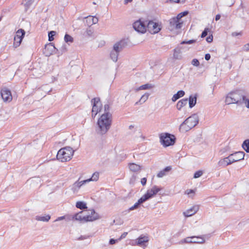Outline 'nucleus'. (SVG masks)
<instances>
[{"label": "nucleus", "instance_id": "f257e3e1", "mask_svg": "<svg viewBox=\"0 0 249 249\" xmlns=\"http://www.w3.org/2000/svg\"><path fill=\"white\" fill-rule=\"evenodd\" d=\"M112 123V115L109 112H104L98 119L96 131L100 135L105 134L109 129Z\"/></svg>", "mask_w": 249, "mask_h": 249}, {"label": "nucleus", "instance_id": "f03ea898", "mask_svg": "<svg viewBox=\"0 0 249 249\" xmlns=\"http://www.w3.org/2000/svg\"><path fill=\"white\" fill-rule=\"evenodd\" d=\"M245 95L243 90H239L229 93L226 98L225 103L228 104H237L242 105L245 101Z\"/></svg>", "mask_w": 249, "mask_h": 249}, {"label": "nucleus", "instance_id": "7ed1b4c3", "mask_svg": "<svg viewBox=\"0 0 249 249\" xmlns=\"http://www.w3.org/2000/svg\"><path fill=\"white\" fill-rule=\"evenodd\" d=\"M198 123V117L194 114L187 118L179 126V130L182 132H187L194 127Z\"/></svg>", "mask_w": 249, "mask_h": 249}, {"label": "nucleus", "instance_id": "20e7f679", "mask_svg": "<svg viewBox=\"0 0 249 249\" xmlns=\"http://www.w3.org/2000/svg\"><path fill=\"white\" fill-rule=\"evenodd\" d=\"M74 150L70 146L61 148L57 152V159L61 162L71 160L73 157Z\"/></svg>", "mask_w": 249, "mask_h": 249}, {"label": "nucleus", "instance_id": "39448f33", "mask_svg": "<svg viewBox=\"0 0 249 249\" xmlns=\"http://www.w3.org/2000/svg\"><path fill=\"white\" fill-rule=\"evenodd\" d=\"M160 142L165 147L174 144L175 138L174 136L169 134H162L160 137Z\"/></svg>", "mask_w": 249, "mask_h": 249}, {"label": "nucleus", "instance_id": "423d86ee", "mask_svg": "<svg viewBox=\"0 0 249 249\" xmlns=\"http://www.w3.org/2000/svg\"><path fill=\"white\" fill-rule=\"evenodd\" d=\"M91 102L92 106L91 116L93 118H94L97 113L101 111L102 105L98 98L92 99Z\"/></svg>", "mask_w": 249, "mask_h": 249}, {"label": "nucleus", "instance_id": "0eeeda50", "mask_svg": "<svg viewBox=\"0 0 249 249\" xmlns=\"http://www.w3.org/2000/svg\"><path fill=\"white\" fill-rule=\"evenodd\" d=\"M85 222H91L100 219L99 214L95 212L93 209L84 211Z\"/></svg>", "mask_w": 249, "mask_h": 249}, {"label": "nucleus", "instance_id": "6e6552de", "mask_svg": "<svg viewBox=\"0 0 249 249\" xmlns=\"http://www.w3.org/2000/svg\"><path fill=\"white\" fill-rule=\"evenodd\" d=\"M160 189H161L160 187L154 185L151 188L148 189L146 193L142 196L141 198L145 202L152 198L160 190Z\"/></svg>", "mask_w": 249, "mask_h": 249}, {"label": "nucleus", "instance_id": "1a4fd4ad", "mask_svg": "<svg viewBox=\"0 0 249 249\" xmlns=\"http://www.w3.org/2000/svg\"><path fill=\"white\" fill-rule=\"evenodd\" d=\"M25 32L23 29L18 30L14 36L13 46L15 48H17L20 45L22 39L25 36Z\"/></svg>", "mask_w": 249, "mask_h": 249}, {"label": "nucleus", "instance_id": "9d476101", "mask_svg": "<svg viewBox=\"0 0 249 249\" xmlns=\"http://www.w3.org/2000/svg\"><path fill=\"white\" fill-rule=\"evenodd\" d=\"M146 28H147L148 31L151 34L158 33L161 29L160 25H159L158 23L152 21H149L147 23Z\"/></svg>", "mask_w": 249, "mask_h": 249}, {"label": "nucleus", "instance_id": "9b49d317", "mask_svg": "<svg viewBox=\"0 0 249 249\" xmlns=\"http://www.w3.org/2000/svg\"><path fill=\"white\" fill-rule=\"evenodd\" d=\"M170 27L171 30L180 29L183 24L182 20H179L175 17L170 19Z\"/></svg>", "mask_w": 249, "mask_h": 249}, {"label": "nucleus", "instance_id": "f8f14e48", "mask_svg": "<svg viewBox=\"0 0 249 249\" xmlns=\"http://www.w3.org/2000/svg\"><path fill=\"white\" fill-rule=\"evenodd\" d=\"M134 29L138 32L144 33L146 30L145 24L141 20H138L133 23Z\"/></svg>", "mask_w": 249, "mask_h": 249}, {"label": "nucleus", "instance_id": "ddd939ff", "mask_svg": "<svg viewBox=\"0 0 249 249\" xmlns=\"http://www.w3.org/2000/svg\"><path fill=\"white\" fill-rule=\"evenodd\" d=\"M245 153L242 151H239L229 155V158L231 160L232 163L239 161L244 159Z\"/></svg>", "mask_w": 249, "mask_h": 249}, {"label": "nucleus", "instance_id": "4468645a", "mask_svg": "<svg viewBox=\"0 0 249 249\" xmlns=\"http://www.w3.org/2000/svg\"><path fill=\"white\" fill-rule=\"evenodd\" d=\"M1 96L4 102H10L12 100L11 91L7 88L1 90Z\"/></svg>", "mask_w": 249, "mask_h": 249}, {"label": "nucleus", "instance_id": "2eb2a0df", "mask_svg": "<svg viewBox=\"0 0 249 249\" xmlns=\"http://www.w3.org/2000/svg\"><path fill=\"white\" fill-rule=\"evenodd\" d=\"M199 205H194L190 208L188 209V210L184 212L183 213V214L185 217L191 216L198 212V211L199 210Z\"/></svg>", "mask_w": 249, "mask_h": 249}, {"label": "nucleus", "instance_id": "dca6fc26", "mask_svg": "<svg viewBox=\"0 0 249 249\" xmlns=\"http://www.w3.org/2000/svg\"><path fill=\"white\" fill-rule=\"evenodd\" d=\"M55 51V46L50 43L45 46L44 53L46 56H50L54 53Z\"/></svg>", "mask_w": 249, "mask_h": 249}, {"label": "nucleus", "instance_id": "f3484780", "mask_svg": "<svg viewBox=\"0 0 249 249\" xmlns=\"http://www.w3.org/2000/svg\"><path fill=\"white\" fill-rule=\"evenodd\" d=\"M124 46V42L123 41H120L116 42L113 45L112 51L119 53Z\"/></svg>", "mask_w": 249, "mask_h": 249}, {"label": "nucleus", "instance_id": "a211bd4d", "mask_svg": "<svg viewBox=\"0 0 249 249\" xmlns=\"http://www.w3.org/2000/svg\"><path fill=\"white\" fill-rule=\"evenodd\" d=\"M85 218V214L84 211L77 213L71 217V220H75L82 222H86Z\"/></svg>", "mask_w": 249, "mask_h": 249}, {"label": "nucleus", "instance_id": "6ab92c4d", "mask_svg": "<svg viewBox=\"0 0 249 249\" xmlns=\"http://www.w3.org/2000/svg\"><path fill=\"white\" fill-rule=\"evenodd\" d=\"M148 241V237L147 236H140L136 240L135 243L133 244L134 245H138L142 246L145 243Z\"/></svg>", "mask_w": 249, "mask_h": 249}, {"label": "nucleus", "instance_id": "aec40b11", "mask_svg": "<svg viewBox=\"0 0 249 249\" xmlns=\"http://www.w3.org/2000/svg\"><path fill=\"white\" fill-rule=\"evenodd\" d=\"M232 163L231 160L229 158V156L224 159H221L218 162V165L219 166L226 167L228 165Z\"/></svg>", "mask_w": 249, "mask_h": 249}, {"label": "nucleus", "instance_id": "412c9836", "mask_svg": "<svg viewBox=\"0 0 249 249\" xmlns=\"http://www.w3.org/2000/svg\"><path fill=\"white\" fill-rule=\"evenodd\" d=\"M181 48L177 47L174 50L173 58L176 60H180L182 58L181 54Z\"/></svg>", "mask_w": 249, "mask_h": 249}, {"label": "nucleus", "instance_id": "4be33fe9", "mask_svg": "<svg viewBox=\"0 0 249 249\" xmlns=\"http://www.w3.org/2000/svg\"><path fill=\"white\" fill-rule=\"evenodd\" d=\"M86 21L87 24L90 26L92 24H96L98 21V19L97 17L89 16L86 18Z\"/></svg>", "mask_w": 249, "mask_h": 249}, {"label": "nucleus", "instance_id": "5701e85b", "mask_svg": "<svg viewBox=\"0 0 249 249\" xmlns=\"http://www.w3.org/2000/svg\"><path fill=\"white\" fill-rule=\"evenodd\" d=\"M51 219V216L49 214H45L44 215H36L35 219L37 221L42 222H48Z\"/></svg>", "mask_w": 249, "mask_h": 249}, {"label": "nucleus", "instance_id": "b1692460", "mask_svg": "<svg viewBox=\"0 0 249 249\" xmlns=\"http://www.w3.org/2000/svg\"><path fill=\"white\" fill-rule=\"evenodd\" d=\"M87 183H88V182L86 179L82 181L78 180L73 184L72 189L74 191L77 190L81 187V186Z\"/></svg>", "mask_w": 249, "mask_h": 249}, {"label": "nucleus", "instance_id": "393cba45", "mask_svg": "<svg viewBox=\"0 0 249 249\" xmlns=\"http://www.w3.org/2000/svg\"><path fill=\"white\" fill-rule=\"evenodd\" d=\"M188 103L187 99H183L179 100L177 104V108L178 110H180L182 107L186 106Z\"/></svg>", "mask_w": 249, "mask_h": 249}, {"label": "nucleus", "instance_id": "a878e982", "mask_svg": "<svg viewBox=\"0 0 249 249\" xmlns=\"http://www.w3.org/2000/svg\"><path fill=\"white\" fill-rule=\"evenodd\" d=\"M185 94V92L183 90H179L176 94H175L172 98V100L173 102L176 101L179 98L183 97Z\"/></svg>", "mask_w": 249, "mask_h": 249}, {"label": "nucleus", "instance_id": "bb28decb", "mask_svg": "<svg viewBox=\"0 0 249 249\" xmlns=\"http://www.w3.org/2000/svg\"><path fill=\"white\" fill-rule=\"evenodd\" d=\"M196 103V95H191L189 98V107L192 108L195 106Z\"/></svg>", "mask_w": 249, "mask_h": 249}, {"label": "nucleus", "instance_id": "cd10ccee", "mask_svg": "<svg viewBox=\"0 0 249 249\" xmlns=\"http://www.w3.org/2000/svg\"><path fill=\"white\" fill-rule=\"evenodd\" d=\"M149 96V94L148 93H145L140 98V99L136 103V105H142L145 103L148 99Z\"/></svg>", "mask_w": 249, "mask_h": 249}, {"label": "nucleus", "instance_id": "c85d7f7f", "mask_svg": "<svg viewBox=\"0 0 249 249\" xmlns=\"http://www.w3.org/2000/svg\"><path fill=\"white\" fill-rule=\"evenodd\" d=\"M193 243L202 244L205 241L203 236H193Z\"/></svg>", "mask_w": 249, "mask_h": 249}, {"label": "nucleus", "instance_id": "c756f323", "mask_svg": "<svg viewBox=\"0 0 249 249\" xmlns=\"http://www.w3.org/2000/svg\"><path fill=\"white\" fill-rule=\"evenodd\" d=\"M24 6L26 11L33 7L35 3V0H24Z\"/></svg>", "mask_w": 249, "mask_h": 249}, {"label": "nucleus", "instance_id": "7c9ffc66", "mask_svg": "<svg viewBox=\"0 0 249 249\" xmlns=\"http://www.w3.org/2000/svg\"><path fill=\"white\" fill-rule=\"evenodd\" d=\"M171 169V167L170 166H167L165 167L163 170L160 171L159 172L157 175V177L158 178H162L166 175V173L170 171Z\"/></svg>", "mask_w": 249, "mask_h": 249}, {"label": "nucleus", "instance_id": "2f4dec72", "mask_svg": "<svg viewBox=\"0 0 249 249\" xmlns=\"http://www.w3.org/2000/svg\"><path fill=\"white\" fill-rule=\"evenodd\" d=\"M144 202V201L143 200V199L141 197L138 200V201L135 203V204L131 206V207H130L128 210H127V212H129L130 211H133L135 209H136L137 208H138V207L139 206V205Z\"/></svg>", "mask_w": 249, "mask_h": 249}, {"label": "nucleus", "instance_id": "473e14b6", "mask_svg": "<svg viewBox=\"0 0 249 249\" xmlns=\"http://www.w3.org/2000/svg\"><path fill=\"white\" fill-rule=\"evenodd\" d=\"M129 168L130 170L134 172L139 171L141 169V166L134 163H131L129 164Z\"/></svg>", "mask_w": 249, "mask_h": 249}, {"label": "nucleus", "instance_id": "72a5a7b5", "mask_svg": "<svg viewBox=\"0 0 249 249\" xmlns=\"http://www.w3.org/2000/svg\"><path fill=\"white\" fill-rule=\"evenodd\" d=\"M99 177V173L96 172L92 174L91 177L90 178L87 179L86 180H87L88 183L91 181H96L98 179Z\"/></svg>", "mask_w": 249, "mask_h": 249}, {"label": "nucleus", "instance_id": "f704fd0d", "mask_svg": "<svg viewBox=\"0 0 249 249\" xmlns=\"http://www.w3.org/2000/svg\"><path fill=\"white\" fill-rule=\"evenodd\" d=\"M118 53L111 50L110 53V57L111 59L115 62H116L118 60V57L119 55Z\"/></svg>", "mask_w": 249, "mask_h": 249}, {"label": "nucleus", "instance_id": "c9c22d12", "mask_svg": "<svg viewBox=\"0 0 249 249\" xmlns=\"http://www.w3.org/2000/svg\"><path fill=\"white\" fill-rule=\"evenodd\" d=\"M153 88V86L150 84H146L143 85L136 89V91L141 90H145L147 89H150Z\"/></svg>", "mask_w": 249, "mask_h": 249}, {"label": "nucleus", "instance_id": "e433bc0d", "mask_svg": "<svg viewBox=\"0 0 249 249\" xmlns=\"http://www.w3.org/2000/svg\"><path fill=\"white\" fill-rule=\"evenodd\" d=\"M192 239H193V236L188 237H186L184 239L181 240L179 242V244L182 245V244H186V243H193Z\"/></svg>", "mask_w": 249, "mask_h": 249}, {"label": "nucleus", "instance_id": "4c0bfd02", "mask_svg": "<svg viewBox=\"0 0 249 249\" xmlns=\"http://www.w3.org/2000/svg\"><path fill=\"white\" fill-rule=\"evenodd\" d=\"M242 147L247 153H249V139L246 140L243 142Z\"/></svg>", "mask_w": 249, "mask_h": 249}, {"label": "nucleus", "instance_id": "58836bf2", "mask_svg": "<svg viewBox=\"0 0 249 249\" xmlns=\"http://www.w3.org/2000/svg\"><path fill=\"white\" fill-rule=\"evenodd\" d=\"M76 207L80 209H85L87 208V204L83 201H78L76 203Z\"/></svg>", "mask_w": 249, "mask_h": 249}, {"label": "nucleus", "instance_id": "ea45409f", "mask_svg": "<svg viewBox=\"0 0 249 249\" xmlns=\"http://www.w3.org/2000/svg\"><path fill=\"white\" fill-rule=\"evenodd\" d=\"M65 41L67 43H71L73 42V38L70 35L66 34L64 36Z\"/></svg>", "mask_w": 249, "mask_h": 249}, {"label": "nucleus", "instance_id": "a19ab883", "mask_svg": "<svg viewBox=\"0 0 249 249\" xmlns=\"http://www.w3.org/2000/svg\"><path fill=\"white\" fill-rule=\"evenodd\" d=\"M188 12L187 11H184V12H181V13H180L178 14L177 15V17H176L175 18H177V19H178V20H182L181 18H182L183 17H184V16H186V15H187L188 14Z\"/></svg>", "mask_w": 249, "mask_h": 249}, {"label": "nucleus", "instance_id": "79ce46f5", "mask_svg": "<svg viewBox=\"0 0 249 249\" xmlns=\"http://www.w3.org/2000/svg\"><path fill=\"white\" fill-rule=\"evenodd\" d=\"M56 32L55 31H50L48 34L49 40L50 41H52L53 40L54 38L53 36L55 35Z\"/></svg>", "mask_w": 249, "mask_h": 249}, {"label": "nucleus", "instance_id": "37998d69", "mask_svg": "<svg viewBox=\"0 0 249 249\" xmlns=\"http://www.w3.org/2000/svg\"><path fill=\"white\" fill-rule=\"evenodd\" d=\"M196 42V40L192 39V40H188V41H182L180 43V44H191L194 43Z\"/></svg>", "mask_w": 249, "mask_h": 249}, {"label": "nucleus", "instance_id": "c03bdc74", "mask_svg": "<svg viewBox=\"0 0 249 249\" xmlns=\"http://www.w3.org/2000/svg\"><path fill=\"white\" fill-rule=\"evenodd\" d=\"M210 31V29L208 28H206L204 29L203 32L201 34V37L202 38L205 37L208 35V32Z\"/></svg>", "mask_w": 249, "mask_h": 249}, {"label": "nucleus", "instance_id": "a18cd8bd", "mask_svg": "<svg viewBox=\"0 0 249 249\" xmlns=\"http://www.w3.org/2000/svg\"><path fill=\"white\" fill-rule=\"evenodd\" d=\"M203 174V172L202 171H198L196 172L194 176V178H198L200 177H201Z\"/></svg>", "mask_w": 249, "mask_h": 249}, {"label": "nucleus", "instance_id": "49530a36", "mask_svg": "<svg viewBox=\"0 0 249 249\" xmlns=\"http://www.w3.org/2000/svg\"><path fill=\"white\" fill-rule=\"evenodd\" d=\"M192 64L197 67L199 65V62L197 59H193L192 61Z\"/></svg>", "mask_w": 249, "mask_h": 249}, {"label": "nucleus", "instance_id": "de8ad7c7", "mask_svg": "<svg viewBox=\"0 0 249 249\" xmlns=\"http://www.w3.org/2000/svg\"><path fill=\"white\" fill-rule=\"evenodd\" d=\"M195 193V190L192 189H188L185 192V194H187L188 195H190L191 194H194Z\"/></svg>", "mask_w": 249, "mask_h": 249}, {"label": "nucleus", "instance_id": "09e8293b", "mask_svg": "<svg viewBox=\"0 0 249 249\" xmlns=\"http://www.w3.org/2000/svg\"><path fill=\"white\" fill-rule=\"evenodd\" d=\"M213 36L212 35H210L209 36H208L206 38V41L208 43H211L213 41Z\"/></svg>", "mask_w": 249, "mask_h": 249}, {"label": "nucleus", "instance_id": "8fccbe9b", "mask_svg": "<svg viewBox=\"0 0 249 249\" xmlns=\"http://www.w3.org/2000/svg\"><path fill=\"white\" fill-rule=\"evenodd\" d=\"M245 104L246 107L249 108V100L246 99V97H245V101L243 102L242 105Z\"/></svg>", "mask_w": 249, "mask_h": 249}, {"label": "nucleus", "instance_id": "3c124183", "mask_svg": "<svg viewBox=\"0 0 249 249\" xmlns=\"http://www.w3.org/2000/svg\"><path fill=\"white\" fill-rule=\"evenodd\" d=\"M119 241V240H118V239H110L109 243V244H110V245H113Z\"/></svg>", "mask_w": 249, "mask_h": 249}, {"label": "nucleus", "instance_id": "603ef678", "mask_svg": "<svg viewBox=\"0 0 249 249\" xmlns=\"http://www.w3.org/2000/svg\"><path fill=\"white\" fill-rule=\"evenodd\" d=\"M243 50L245 51H249V44H245L243 48Z\"/></svg>", "mask_w": 249, "mask_h": 249}, {"label": "nucleus", "instance_id": "864d4df0", "mask_svg": "<svg viewBox=\"0 0 249 249\" xmlns=\"http://www.w3.org/2000/svg\"><path fill=\"white\" fill-rule=\"evenodd\" d=\"M127 234V232H124V233L121 235V236H120V237L118 239V240L120 241L121 239H123V238H125Z\"/></svg>", "mask_w": 249, "mask_h": 249}, {"label": "nucleus", "instance_id": "5fc2aeb1", "mask_svg": "<svg viewBox=\"0 0 249 249\" xmlns=\"http://www.w3.org/2000/svg\"><path fill=\"white\" fill-rule=\"evenodd\" d=\"M65 218H66L65 216H62L58 217L57 218H56L54 222L62 220L65 219Z\"/></svg>", "mask_w": 249, "mask_h": 249}, {"label": "nucleus", "instance_id": "6e6d98bb", "mask_svg": "<svg viewBox=\"0 0 249 249\" xmlns=\"http://www.w3.org/2000/svg\"><path fill=\"white\" fill-rule=\"evenodd\" d=\"M147 179L145 178H143L141 180V183L142 185H145L146 183Z\"/></svg>", "mask_w": 249, "mask_h": 249}, {"label": "nucleus", "instance_id": "4d7b16f0", "mask_svg": "<svg viewBox=\"0 0 249 249\" xmlns=\"http://www.w3.org/2000/svg\"><path fill=\"white\" fill-rule=\"evenodd\" d=\"M109 105L107 104H106L104 106L105 112H109Z\"/></svg>", "mask_w": 249, "mask_h": 249}, {"label": "nucleus", "instance_id": "13d9d810", "mask_svg": "<svg viewBox=\"0 0 249 249\" xmlns=\"http://www.w3.org/2000/svg\"><path fill=\"white\" fill-rule=\"evenodd\" d=\"M86 34L87 35L90 36L92 34V32L90 29H87L86 31Z\"/></svg>", "mask_w": 249, "mask_h": 249}, {"label": "nucleus", "instance_id": "bf43d9fd", "mask_svg": "<svg viewBox=\"0 0 249 249\" xmlns=\"http://www.w3.org/2000/svg\"><path fill=\"white\" fill-rule=\"evenodd\" d=\"M211 58V55L209 53H207L205 55V59L206 60H209Z\"/></svg>", "mask_w": 249, "mask_h": 249}, {"label": "nucleus", "instance_id": "052dcab7", "mask_svg": "<svg viewBox=\"0 0 249 249\" xmlns=\"http://www.w3.org/2000/svg\"><path fill=\"white\" fill-rule=\"evenodd\" d=\"M89 236H81L79 238V240H84V239H87Z\"/></svg>", "mask_w": 249, "mask_h": 249}, {"label": "nucleus", "instance_id": "680f3d73", "mask_svg": "<svg viewBox=\"0 0 249 249\" xmlns=\"http://www.w3.org/2000/svg\"><path fill=\"white\" fill-rule=\"evenodd\" d=\"M220 17H221V16H220V15L219 14H217V15H216V16H215V20L216 21L220 19Z\"/></svg>", "mask_w": 249, "mask_h": 249}, {"label": "nucleus", "instance_id": "e2e57ef3", "mask_svg": "<svg viewBox=\"0 0 249 249\" xmlns=\"http://www.w3.org/2000/svg\"><path fill=\"white\" fill-rule=\"evenodd\" d=\"M240 35V33H237V32H233L232 33V36H238Z\"/></svg>", "mask_w": 249, "mask_h": 249}, {"label": "nucleus", "instance_id": "0e129e2a", "mask_svg": "<svg viewBox=\"0 0 249 249\" xmlns=\"http://www.w3.org/2000/svg\"><path fill=\"white\" fill-rule=\"evenodd\" d=\"M132 0H124V4H126L128 3L131 2Z\"/></svg>", "mask_w": 249, "mask_h": 249}, {"label": "nucleus", "instance_id": "69168bd1", "mask_svg": "<svg viewBox=\"0 0 249 249\" xmlns=\"http://www.w3.org/2000/svg\"><path fill=\"white\" fill-rule=\"evenodd\" d=\"M185 1V0H179L178 3H184Z\"/></svg>", "mask_w": 249, "mask_h": 249}, {"label": "nucleus", "instance_id": "338daca9", "mask_svg": "<svg viewBox=\"0 0 249 249\" xmlns=\"http://www.w3.org/2000/svg\"><path fill=\"white\" fill-rule=\"evenodd\" d=\"M171 0L174 2H176V3H178V1H179V0Z\"/></svg>", "mask_w": 249, "mask_h": 249}, {"label": "nucleus", "instance_id": "774afa93", "mask_svg": "<svg viewBox=\"0 0 249 249\" xmlns=\"http://www.w3.org/2000/svg\"><path fill=\"white\" fill-rule=\"evenodd\" d=\"M129 129H132L133 128H134V125H129Z\"/></svg>", "mask_w": 249, "mask_h": 249}]
</instances>
